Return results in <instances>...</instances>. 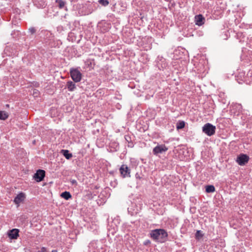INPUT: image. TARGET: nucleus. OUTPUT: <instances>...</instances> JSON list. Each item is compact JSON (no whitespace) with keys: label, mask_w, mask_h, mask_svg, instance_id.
<instances>
[{"label":"nucleus","mask_w":252,"mask_h":252,"mask_svg":"<svg viewBox=\"0 0 252 252\" xmlns=\"http://www.w3.org/2000/svg\"><path fill=\"white\" fill-rule=\"evenodd\" d=\"M202 131L208 136H210L215 134L216 127L210 123H207L203 126Z\"/></svg>","instance_id":"obj_1"},{"label":"nucleus","mask_w":252,"mask_h":252,"mask_svg":"<svg viewBox=\"0 0 252 252\" xmlns=\"http://www.w3.org/2000/svg\"><path fill=\"white\" fill-rule=\"evenodd\" d=\"M70 76L75 82H79L82 78V74L77 68H71L70 70Z\"/></svg>","instance_id":"obj_2"},{"label":"nucleus","mask_w":252,"mask_h":252,"mask_svg":"<svg viewBox=\"0 0 252 252\" xmlns=\"http://www.w3.org/2000/svg\"><path fill=\"white\" fill-rule=\"evenodd\" d=\"M151 237L155 240H158L160 239V235L163 236H167V233L162 229H157L152 230L150 233Z\"/></svg>","instance_id":"obj_3"},{"label":"nucleus","mask_w":252,"mask_h":252,"mask_svg":"<svg viewBox=\"0 0 252 252\" xmlns=\"http://www.w3.org/2000/svg\"><path fill=\"white\" fill-rule=\"evenodd\" d=\"M249 157L245 154H240L237 158L236 160L237 163L240 165H244L248 162Z\"/></svg>","instance_id":"obj_4"},{"label":"nucleus","mask_w":252,"mask_h":252,"mask_svg":"<svg viewBox=\"0 0 252 252\" xmlns=\"http://www.w3.org/2000/svg\"><path fill=\"white\" fill-rule=\"evenodd\" d=\"M168 150V148L163 144L158 145L156 146L153 150V154L155 155H158L159 154H162L166 152Z\"/></svg>","instance_id":"obj_5"},{"label":"nucleus","mask_w":252,"mask_h":252,"mask_svg":"<svg viewBox=\"0 0 252 252\" xmlns=\"http://www.w3.org/2000/svg\"><path fill=\"white\" fill-rule=\"evenodd\" d=\"M120 172L123 178L130 177V170L128 168L126 164H123L120 168Z\"/></svg>","instance_id":"obj_6"},{"label":"nucleus","mask_w":252,"mask_h":252,"mask_svg":"<svg viewBox=\"0 0 252 252\" xmlns=\"http://www.w3.org/2000/svg\"><path fill=\"white\" fill-rule=\"evenodd\" d=\"M45 172L43 170H38L34 174V178L37 182L41 181L45 177Z\"/></svg>","instance_id":"obj_7"},{"label":"nucleus","mask_w":252,"mask_h":252,"mask_svg":"<svg viewBox=\"0 0 252 252\" xmlns=\"http://www.w3.org/2000/svg\"><path fill=\"white\" fill-rule=\"evenodd\" d=\"M19 229H12L8 232V236L11 239H16L19 236Z\"/></svg>","instance_id":"obj_8"},{"label":"nucleus","mask_w":252,"mask_h":252,"mask_svg":"<svg viewBox=\"0 0 252 252\" xmlns=\"http://www.w3.org/2000/svg\"><path fill=\"white\" fill-rule=\"evenodd\" d=\"M25 194L23 192L19 193L14 198V202L16 204H19L21 202L24 200Z\"/></svg>","instance_id":"obj_9"},{"label":"nucleus","mask_w":252,"mask_h":252,"mask_svg":"<svg viewBox=\"0 0 252 252\" xmlns=\"http://www.w3.org/2000/svg\"><path fill=\"white\" fill-rule=\"evenodd\" d=\"M195 21L196 25L202 26L204 23L205 18L202 15L199 14L195 16Z\"/></svg>","instance_id":"obj_10"},{"label":"nucleus","mask_w":252,"mask_h":252,"mask_svg":"<svg viewBox=\"0 0 252 252\" xmlns=\"http://www.w3.org/2000/svg\"><path fill=\"white\" fill-rule=\"evenodd\" d=\"M66 88H67L69 91L72 92L76 89V87L74 83L70 81L67 82Z\"/></svg>","instance_id":"obj_11"},{"label":"nucleus","mask_w":252,"mask_h":252,"mask_svg":"<svg viewBox=\"0 0 252 252\" xmlns=\"http://www.w3.org/2000/svg\"><path fill=\"white\" fill-rule=\"evenodd\" d=\"M62 153L64 157L67 159H70L72 157V154L69 153V151L67 150H62Z\"/></svg>","instance_id":"obj_12"},{"label":"nucleus","mask_w":252,"mask_h":252,"mask_svg":"<svg viewBox=\"0 0 252 252\" xmlns=\"http://www.w3.org/2000/svg\"><path fill=\"white\" fill-rule=\"evenodd\" d=\"M61 197L63 198L66 200H68L69 198L71 197V195L70 193L68 191H64L62 193L61 195Z\"/></svg>","instance_id":"obj_13"},{"label":"nucleus","mask_w":252,"mask_h":252,"mask_svg":"<svg viewBox=\"0 0 252 252\" xmlns=\"http://www.w3.org/2000/svg\"><path fill=\"white\" fill-rule=\"evenodd\" d=\"M215 190V188L213 185H208L206 187V191L207 193L213 192Z\"/></svg>","instance_id":"obj_14"},{"label":"nucleus","mask_w":252,"mask_h":252,"mask_svg":"<svg viewBox=\"0 0 252 252\" xmlns=\"http://www.w3.org/2000/svg\"><path fill=\"white\" fill-rule=\"evenodd\" d=\"M8 114L5 111H0V119L4 120L8 118Z\"/></svg>","instance_id":"obj_15"},{"label":"nucleus","mask_w":252,"mask_h":252,"mask_svg":"<svg viewBox=\"0 0 252 252\" xmlns=\"http://www.w3.org/2000/svg\"><path fill=\"white\" fill-rule=\"evenodd\" d=\"M185 123L184 121H179L177 123L176 127L177 129L183 128L185 127Z\"/></svg>","instance_id":"obj_16"},{"label":"nucleus","mask_w":252,"mask_h":252,"mask_svg":"<svg viewBox=\"0 0 252 252\" xmlns=\"http://www.w3.org/2000/svg\"><path fill=\"white\" fill-rule=\"evenodd\" d=\"M56 2L58 4L60 8H63L65 4V2L63 0H56Z\"/></svg>","instance_id":"obj_17"},{"label":"nucleus","mask_w":252,"mask_h":252,"mask_svg":"<svg viewBox=\"0 0 252 252\" xmlns=\"http://www.w3.org/2000/svg\"><path fill=\"white\" fill-rule=\"evenodd\" d=\"M203 236V235L200 230H197L195 233V238L197 239H199Z\"/></svg>","instance_id":"obj_18"},{"label":"nucleus","mask_w":252,"mask_h":252,"mask_svg":"<svg viewBox=\"0 0 252 252\" xmlns=\"http://www.w3.org/2000/svg\"><path fill=\"white\" fill-rule=\"evenodd\" d=\"M99 2L104 6L108 5L109 3L108 0H100Z\"/></svg>","instance_id":"obj_19"},{"label":"nucleus","mask_w":252,"mask_h":252,"mask_svg":"<svg viewBox=\"0 0 252 252\" xmlns=\"http://www.w3.org/2000/svg\"><path fill=\"white\" fill-rule=\"evenodd\" d=\"M29 30L32 34H33L35 32V30L34 28H31Z\"/></svg>","instance_id":"obj_20"},{"label":"nucleus","mask_w":252,"mask_h":252,"mask_svg":"<svg viewBox=\"0 0 252 252\" xmlns=\"http://www.w3.org/2000/svg\"><path fill=\"white\" fill-rule=\"evenodd\" d=\"M37 252H46V249L45 247H42L40 250Z\"/></svg>","instance_id":"obj_21"},{"label":"nucleus","mask_w":252,"mask_h":252,"mask_svg":"<svg viewBox=\"0 0 252 252\" xmlns=\"http://www.w3.org/2000/svg\"><path fill=\"white\" fill-rule=\"evenodd\" d=\"M33 94L34 96H37L38 95V92H37V91L35 90L33 91Z\"/></svg>","instance_id":"obj_22"},{"label":"nucleus","mask_w":252,"mask_h":252,"mask_svg":"<svg viewBox=\"0 0 252 252\" xmlns=\"http://www.w3.org/2000/svg\"><path fill=\"white\" fill-rule=\"evenodd\" d=\"M72 184L73 185H77V182L76 180H72L71 181Z\"/></svg>","instance_id":"obj_23"},{"label":"nucleus","mask_w":252,"mask_h":252,"mask_svg":"<svg viewBox=\"0 0 252 252\" xmlns=\"http://www.w3.org/2000/svg\"><path fill=\"white\" fill-rule=\"evenodd\" d=\"M160 239H164L167 237V236H163L162 235H160Z\"/></svg>","instance_id":"obj_24"},{"label":"nucleus","mask_w":252,"mask_h":252,"mask_svg":"<svg viewBox=\"0 0 252 252\" xmlns=\"http://www.w3.org/2000/svg\"><path fill=\"white\" fill-rule=\"evenodd\" d=\"M148 243H150V241H147L145 242L144 243V244H145V245H146V244H148Z\"/></svg>","instance_id":"obj_25"},{"label":"nucleus","mask_w":252,"mask_h":252,"mask_svg":"<svg viewBox=\"0 0 252 252\" xmlns=\"http://www.w3.org/2000/svg\"><path fill=\"white\" fill-rule=\"evenodd\" d=\"M52 252H57V250H53L52 251Z\"/></svg>","instance_id":"obj_26"}]
</instances>
